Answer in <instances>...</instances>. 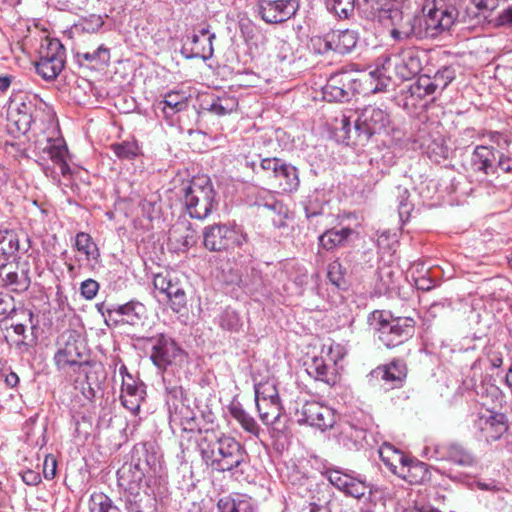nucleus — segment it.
I'll list each match as a JSON object with an SVG mask.
<instances>
[{
    "label": "nucleus",
    "instance_id": "f257e3e1",
    "mask_svg": "<svg viewBox=\"0 0 512 512\" xmlns=\"http://www.w3.org/2000/svg\"><path fill=\"white\" fill-rule=\"evenodd\" d=\"M196 447L204 464L215 472H232L248 460V453L239 441L213 428L197 431Z\"/></svg>",
    "mask_w": 512,
    "mask_h": 512
},
{
    "label": "nucleus",
    "instance_id": "f03ea898",
    "mask_svg": "<svg viewBox=\"0 0 512 512\" xmlns=\"http://www.w3.org/2000/svg\"><path fill=\"white\" fill-rule=\"evenodd\" d=\"M389 86V77L379 69L369 72H358L342 69L333 73L322 89L323 98L329 102H344L360 90L372 93L382 92Z\"/></svg>",
    "mask_w": 512,
    "mask_h": 512
},
{
    "label": "nucleus",
    "instance_id": "7ed1b4c3",
    "mask_svg": "<svg viewBox=\"0 0 512 512\" xmlns=\"http://www.w3.org/2000/svg\"><path fill=\"white\" fill-rule=\"evenodd\" d=\"M423 15L418 22L425 37H436L448 31L454 24L461 23L468 27L473 25L476 13H470L469 6L464 2L450 0H433L423 6Z\"/></svg>",
    "mask_w": 512,
    "mask_h": 512
},
{
    "label": "nucleus",
    "instance_id": "20e7f679",
    "mask_svg": "<svg viewBox=\"0 0 512 512\" xmlns=\"http://www.w3.org/2000/svg\"><path fill=\"white\" fill-rule=\"evenodd\" d=\"M340 123V130L347 144L364 146L373 135L381 134L386 130L390 124V117L385 110L369 105L358 113L353 129L350 117L343 115Z\"/></svg>",
    "mask_w": 512,
    "mask_h": 512
},
{
    "label": "nucleus",
    "instance_id": "39448f33",
    "mask_svg": "<svg viewBox=\"0 0 512 512\" xmlns=\"http://www.w3.org/2000/svg\"><path fill=\"white\" fill-rule=\"evenodd\" d=\"M183 203L191 218L206 219L217 206L211 180L206 176L193 178L184 188Z\"/></svg>",
    "mask_w": 512,
    "mask_h": 512
},
{
    "label": "nucleus",
    "instance_id": "423d86ee",
    "mask_svg": "<svg viewBox=\"0 0 512 512\" xmlns=\"http://www.w3.org/2000/svg\"><path fill=\"white\" fill-rule=\"evenodd\" d=\"M163 472L162 455L152 443H139L133 447L131 462L118 470V476L141 474V481L151 483Z\"/></svg>",
    "mask_w": 512,
    "mask_h": 512
},
{
    "label": "nucleus",
    "instance_id": "0eeeda50",
    "mask_svg": "<svg viewBox=\"0 0 512 512\" xmlns=\"http://www.w3.org/2000/svg\"><path fill=\"white\" fill-rule=\"evenodd\" d=\"M426 60L427 54L424 51L415 47H409L402 49L398 53L383 57L381 66H378L376 69H379L384 76L389 77V81L391 77L386 75V73L391 68L394 69L399 79L410 80L421 72Z\"/></svg>",
    "mask_w": 512,
    "mask_h": 512
},
{
    "label": "nucleus",
    "instance_id": "6e6552de",
    "mask_svg": "<svg viewBox=\"0 0 512 512\" xmlns=\"http://www.w3.org/2000/svg\"><path fill=\"white\" fill-rule=\"evenodd\" d=\"M57 351L54 355V364L59 371L81 368L87 364L85 345L77 331L68 329L63 331L56 342Z\"/></svg>",
    "mask_w": 512,
    "mask_h": 512
},
{
    "label": "nucleus",
    "instance_id": "1a4fd4ad",
    "mask_svg": "<svg viewBox=\"0 0 512 512\" xmlns=\"http://www.w3.org/2000/svg\"><path fill=\"white\" fill-rule=\"evenodd\" d=\"M419 18L404 13L396 7L382 9L378 15V21L390 29L391 37L396 41L407 40L411 37L424 38V31Z\"/></svg>",
    "mask_w": 512,
    "mask_h": 512
},
{
    "label": "nucleus",
    "instance_id": "9d476101",
    "mask_svg": "<svg viewBox=\"0 0 512 512\" xmlns=\"http://www.w3.org/2000/svg\"><path fill=\"white\" fill-rule=\"evenodd\" d=\"M165 390L171 426H179L183 431L193 432L198 426L196 412L184 396L182 387L166 386Z\"/></svg>",
    "mask_w": 512,
    "mask_h": 512
},
{
    "label": "nucleus",
    "instance_id": "9b49d317",
    "mask_svg": "<svg viewBox=\"0 0 512 512\" xmlns=\"http://www.w3.org/2000/svg\"><path fill=\"white\" fill-rule=\"evenodd\" d=\"M246 241L242 230L227 224H213L203 230V244L209 251H227L242 246Z\"/></svg>",
    "mask_w": 512,
    "mask_h": 512
},
{
    "label": "nucleus",
    "instance_id": "f8f14e48",
    "mask_svg": "<svg viewBox=\"0 0 512 512\" xmlns=\"http://www.w3.org/2000/svg\"><path fill=\"white\" fill-rule=\"evenodd\" d=\"M37 102L36 95L27 93L14 95L7 110L9 127L14 128L20 134H26L34 122Z\"/></svg>",
    "mask_w": 512,
    "mask_h": 512
},
{
    "label": "nucleus",
    "instance_id": "ddd939ff",
    "mask_svg": "<svg viewBox=\"0 0 512 512\" xmlns=\"http://www.w3.org/2000/svg\"><path fill=\"white\" fill-rule=\"evenodd\" d=\"M65 49L57 39H49L41 46L39 60L35 64L36 72L45 80L55 79L63 70Z\"/></svg>",
    "mask_w": 512,
    "mask_h": 512
},
{
    "label": "nucleus",
    "instance_id": "4468645a",
    "mask_svg": "<svg viewBox=\"0 0 512 512\" xmlns=\"http://www.w3.org/2000/svg\"><path fill=\"white\" fill-rule=\"evenodd\" d=\"M414 332L415 320L411 317H391L379 321L378 338L388 348L404 343Z\"/></svg>",
    "mask_w": 512,
    "mask_h": 512
},
{
    "label": "nucleus",
    "instance_id": "2eb2a0df",
    "mask_svg": "<svg viewBox=\"0 0 512 512\" xmlns=\"http://www.w3.org/2000/svg\"><path fill=\"white\" fill-rule=\"evenodd\" d=\"M118 480L126 491L125 504L128 512H144L153 500L151 483L142 482L139 473L134 476H118Z\"/></svg>",
    "mask_w": 512,
    "mask_h": 512
},
{
    "label": "nucleus",
    "instance_id": "dca6fc26",
    "mask_svg": "<svg viewBox=\"0 0 512 512\" xmlns=\"http://www.w3.org/2000/svg\"><path fill=\"white\" fill-rule=\"evenodd\" d=\"M298 423L308 424L325 431L334 426L336 417L334 411L325 405L316 401H307L296 412Z\"/></svg>",
    "mask_w": 512,
    "mask_h": 512
},
{
    "label": "nucleus",
    "instance_id": "f3484780",
    "mask_svg": "<svg viewBox=\"0 0 512 512\" xmlns=\"http://www.w3.org/2000/svg\"><path fill=\"white\" fill-rule=\"evenodd\" d=\"M150 342L152 343L150 359L161 370L167 369L168 366L183 358L181 348L172 338L164 334L152 337Z\"/></svg>",
    "mask_w": 512,
    "mask_h": 512
},
{
    "label": "nucleus",
    "instance_id": "a211bd4d",
    "mask_svg": "<svg viewBox=\"0 0 512 512\" xmlns=\"http://www.w3.org/2000/svg\"><path fill=\"white\" fill-rule=\"evenodd\" d=\"M473 426L488 443L500 439L508 429L505 415L490 410L475 414Z\"/></svg>",
    "mask_w": 512,
    "mask_h": 512
},
{
    "label": "nucleus",
    "instance_id": "6ab92c4d",
    "mask_svg": "<svg viewBox=\"0 0 512 512\" xmlns=\"http://www.w3.org/2000/svg\"><path fill=\"white\" fill-rule=\"evenodd\" d=\"M299 9L298 0H259L258 10L266 23L277 24L292 18Z\"/></svg>",
    "mask_w": 512,
    "mask_h": 512
},
{
    "label": "nucleus",
    "instance_id": "aec40b11",
    "mask_svg": "<svg viewBox=\"0 0 512 512\" xmlns=\"http://www.w3.org/2000/svg\"><path fill=\"white\" fill-rule=\"evenodd\" d=\"M35 147L48 155L49 159L59 167L62 176H67L70 173L67 162L68 149L63 139L50 136L39 138L35 141Z\"/></svg>",
    "mask_w": 512,
    "mask_h": 512
},
{
    "label": "nucleus",
    "instance_id": "412c9836",
    "mask_svg": "<svg viewBox=\"0 0 512 512\" xmlns=\"http://www.w3.org/2000/svg\"><path fill=\"white\" fill-rule=\"evenodd\" d=\"M190 98L188 91L171 90L165 93L162 100L154 104V109L165 120H171L175 114L187 109Z\"/></svg>",
    "mask_w": 512,
    "mask_h": 512
},
{
    "label": "nucleus",
    "instance_id": "4be33fe9",
    "mask_svg": "<svg viewBox=\"0 0 512 512\" xmlns=\"http://www.w3.org/2000/svg\"><path fill=\"white\" fill-rule=\"evenodd\" d=\"M328 480L340 491L357 499L363 497L369 489L365 480L343 473L340 470H330Z\"/></svg>",
    "mask_w": 512,
    "mask_h": 512
},
{
    "label": "nucleus",
    "instance_id": "5701e85b",
    "mask_svg": "<svg viewBox=\"0 0 512 512\" xmlns=\"http://www.w3.org/2000/svg\"><path fill=\"white\" fill-rule=\"evenodd\" d=\"M109 317L115 322L136 326L145 319L146 307L137 301H130L123 305H115L108 309Z\"/></svg>",
    "mask_w": 512,
    "mask_h": 512
},
{
    "label": "nucleus",
    "instance_id": "b1692460",
    "mask_svg": "<svg viewBox=\"0 0 512 512\" xmlns=\"http://www.w3.org/2000/svg\"><path fill=\"white\" fill-rule=\"evenodd\" d=\"M497 156L498 152H496L492 146H476L471 156L472 170L475 173H481L484 176L495 174L497 172Z\"/></svg>",
    "mask_w": 512,
    "mask_h": 512
},
{
    "label": "nucleus",
    "instance_id": "393cba45",
    "mask_svg": "<svg viewBox=\"0 0 512 512\" xmlns=\"http://www.w3.org/2000/svg\"><path fill=\"white\" fill-rule=\"evenodd\" d=\"M253 204L258 207L266 208L276 215V217L272 219L274 226L278 228L285 226L288 209L281 201L276 199L271 191L265 189L258 190Z\"/></svg>",
    "mask_w": 512,
    "mask_h": 512
},
{
    "label": "nucleus",
    "instance_id": "a878e982",
    "mask_svg": "<svg viewBox=\"0 0 512 512\" xmlns=\"http://www.w3.org/2000/svg\"><path fill=\"white\" fill-rule=\"evenodd\" d=\"M407 375V368L403 361L394 360L385 366H379L374 369L371 378L382 380L389 388L399 387Z\"/></svg>",
    "mask_w": 512,
    "mask_h": 512
},
{
    "label": "nucleus",
    "instance_id": "bb28decb",
    "mask_svg": "<svg viewBox=\"0 0 512 512\" xmlns=\"http://www.w3.org/2000/svg\"><path fill=\"white\" fill-rule=\"evenodd\" d=\"M379 457L384 465L395 475L406 477L408 457L390 443H383L379 450Z\"/></svg>",
    "mask_w": 512,
    "mask_h": 512
},
{
    "label": "nucleus",
    "instance_id": "cd10ccee",
    "mask_svg": "<svg viewBox=\"0 0 512 512\" xmlns=\"http://www.w3.org/2000/svg\"><path fill=\"white\" fill-rule=\"evenodd\" d=\"M278 188L287 193L294 192L300 185L298 170L295 166L283 163L275 176Z\"/></svg>",
    "mask_w": 512,
    "mask_h": 512
},
{
    "label": "nucleus",
    "instance_id": "c85d7f7f",
    "mask_svg": "<svg viewBox=\"0 0 512 512\" xmlns=\"http://www.w3.org/2000/svg\"><path fill=\"white\" fill-rule=\"evenodd\" d=\"M352 234L353 230L348 227L329 229L319 236V244L325 250H333L337 247L344 246Z\"/></svg>",
    "mask_w": 512,
    "mask_h": 512
},
{
    "label": "nucleus",
    "instance_id": "c756f323",
    "mask_svg": "<svg viewBox=\"0 0 512 512\" xmlns=\"http://www.w3.org/2000/svg\"><path fill=\"white\" fill-rule=\"evenodd\" d=\"M306 372L315 380L322 381L328 385L335 383L334 370H332L322 357H313L306 363Z\"/></svg>",
    "mask_w": 512,
    "mask_h": 512
},
{
    "label": "nucleus",
    "instance_id": "7c9ffc66",
    "mask_svg": "<svg viewBox=\"0 0 512 512\" xmlns=\"http://www.w3.org/2000/svg\"><path fill=\"white\" fill-rule=\"evenodd\" d=\"M75 248L85 255L88 262H94V264H91V267H94L95 264L99 263V248L89 234L85 232L77 233L75 237Z\"/></svg>",
    "mask_w": 512,
    "mask_h": 512
},
{
    "label": "nucleus",
    "instance_id": "2f4dec72",
    "mask_svg": "<svg viewBox=\"0 0 512 512\" xmlns=\"http://www.w3.org/2000/svg\"><path fill=\"white\" fill-rule=\"evenodd\" d=\"M332 41H334V52L338 54H347L355 48L358 35L353 30L332 31Z\"/></svg>",
    "mask_w": 512,
    "mask_h": 512
},
{
    "label": "nucleus",
    "instance_id": "473e14b6",
    "mask_svg": "<svg viewBox=\"0 0 512 512\" xmlns=\"http://www.w3.org/2000/svg\"><path fill=\"white\" fill-rule=\"evenodd\" d=\"M229 412L233 419H235L246 432L258 436L260 432L259 425L255 419L244 410L239 402L231 403L229 406Z\"/></svg>",
    "mask_w": 512,
    "mask_h": 512
},
{
    "label": "nucleus",
    "instance_id": "72a5a7b5",
    "mask_svg": "<svg viewBox=\"0 0 512 512\" xmlns=\"http://www.w3.org/2000/svg\"><path fill=\"white\" fill-rule=\"evenodd\" d=\"M170 303L171 309L179 313L186 307L187 299L183 285L178 279L174 278L167 290L163 293Z\"/></svg>",
    "mask_w": 512,
    "mask_h": 512
},
{
    "label": "nucleus",
    "instance_id": "f704fd0d",
    "mask_svg": "<svg viewBox=\"0 0 512 512\" xmlns=\"http://www.w3.org/2000/svg\"><path fill=\"white\" fill-rule=\"evenodd\" d=\"M259 417L265 425L276 426L282 414L281 401H268L267 405L262 402L256 403Z\"/></svg>",
    "mask_w": 512,
    "mask_h": 512
},
{
    "label": "nucleus",
    "instance_id": "c9c22d12",
    "mask_svg": "<svg viewBox=\"0 0 512 512\" xmlns=\"http://www.w3.org/2000/svg\"><path fill=\"white\" fill-rule=\"evenodd\" d=\"M78 60L83 63V61L87 62L91 66H98L107 64L110 60V52L109 49L100 45L92 52L89 51H79L77 52Z\"/></svg>",
    "mask_w": 512,
    "mask_h": 512
},
{
    "label": "nucleus",
    "instance_id": "e433bc0d",
    "mask_svg": "<svg viewBox=\"0 0 512 512\" xmlns=\"http://www.w3.org/2000/svg\"><path fill=\"white\" fill-rule=\"evenodd\" d=\"M446 460L463 467H469L475 463L472 454L464 449L461 445L456 443L449 444Z\"/></svg>",
    "mask_w": 512,
    "mask_h": 512
},
{
    "label": "nucleus",
    "instance_id": "4c0bfd02",
    "mask_svg": "<svg viewBox=\"0 0 512 512\" xmlns=\"http://www.w3.org/2000/svg\"><path fill=\"white\" fill-rule=\"evenodd\" d=\"M410 92L412 96L420 99L428 96L434 97L436 94H439L433 85L430 75L427 74L418 77L416 82L410 86Z\"/></svg>",
    "mask_w": 512,
    "mask_h": 512
},
{
    "label": "nucleus",
    "instance_id": "58836bf2",
    "mask_svg": "<svg viewBox=\"0 0 512 512\" xmlns=\"http://www.w3.org/2000/svg\"><path fill=\"white\" fill-rule=\"evenodd\" d=\"M437 92L441 94L447 86L456 78V70L453 66L446 65L439 68L433 76H430Z\"/></svg>",
    "mask_w": 512,
    "mask_h": 512
},
{
    "label": "nucleus",
    "instance_id": "ea45409f",
    "mask_svg": "<svg viewBox=\"0 0 512 512\" xmlns=\"http://www.w3.org/2000/svg\"><path fill=\"white\" fill-rule=\"evenodd\" d=\"M20 315L27 319L29 322L32 321V313L25 309H16L14 299L9 294L0 293V316L7 318L10 315Z\"/></svg>",
    "mask_w": 512,
    "mask_h": 512
},
{
    "label": "nucleus",
    "instance_id": "a19ab883",
    "mask_svg": "<svg viewBox=\"0 0 512 512\" xmlns=\"http://www.w3.org/2000/svg\"><path fill=\"white\" fill-rule=\"evenodd\" d=\"M198 35H200L204 44L202 47H191V57L207 60L213 55L212 41L215 38V34H211L207 28H202L199 30Z\"/></svg>",
    "mask_w": 512,
    "mask_h": 512
},
{
    "label": "nucleus",
    "instance_id": "79ce46f5",
    "mask_svg": "<svg viewBox=\"0 0 512 512\" xmlns=\"http://www.w3.org/2000/svg\"><path fill=\"white\" fill-rule=\"evenodd\" d=\"M255 401L267 405L268 401H280L278 390L274 383L265 382L255 385Z\"/></svg>",
    "mask_w": 512,
    "mask_h": 512
},
{
    "label": "nucleus",
    "instance_id": "37998d69",
    "mask_svg": "<svg viewBox=\"0 0 512 512\" xmlns=\"http://www.w3.org/2000/svg\"><path fill=\"white\" fill-rule=\"evenodd\" d=\"M237 105L238 102L234 97H217L212 101L208 110L215 115L224 116L234 111L237 108Z\"/></svg>",
    "mask_w": 512,
    "mask_h": 512
},
{
    "label": "nucleus",
    "instance_id": "c03bdc74",
    "mask_svg": "<svg viewBox=\"0 0 512 512\" xmlns=\"http://www.w3.org/2000/svg\"><path fill=\"white\" fill-rule=\"evenodd\" d=\"M327 9L339 18H348L356 7V0H325Z\"/></svg>",
    "mask_w": 512,
    "mask_h": 512
},
{
    "label": "nucleus",
    "instance_id": "a18cd8bd",
    "mask_svg": "<svg viewBox=\"0 0 512 512\" xmlns=\"http://www.w3.org/2000/svg\"><path fill=\"white\" fill-rule=\"evenodd\" d=\"M90 512H119V509L108 496L98 493L91 496Z\"/></svg>",
    "mask_w": 512,
    "mask_h": 512
},
{
    "label": "nucleus",
    "instance_id": "49530a36",
    "mask_svg": "<svg viewBox=\"0 0 512 512\" xmlns=\"http://www.w3.org/2000/svg\"><path fill=\"white\" fill-rule=\"evenodd\" d=\"M407 468V476L402 478L409 481L410 483H417L423 481L427 474V468L424 463L414 461L409 457L407 459Z\"/></svg>",
    "mask_w": 512,
    "mask_h": 512
},
{
    "label": "nucleus",
    "instance_id": "de8ad7c7",
    "mask_svg": "<svg viewBox=\"0 0 512 512\" xmlns=\"http://www.w3.org/2000/svg\"><path fill=\"white\" fill-rule=\"evenodd\" d=\"M115 155L120 159H133L139 154V146L135 141H123L111 146Z\"/></svg>",
    "mask_w": 512,
    "mask_h": 512
},
{
    "label": "nucleus",
    "instance_id": "09e8293b",
    "mask_svg": "<svg viewBox=\"0 0 512 512\" xmlns=\"http://www.w3.org/2000/svg\"><path fill=\"white\" fill-rule=\"evenodd\" d=\"M396 197L398 202V213L402 221L408 220L412 211V204L409 201L410 193L407 188L396 187Z\"/></svg>",
    "mask_w": 512,
    "mask_h": 512
},
{
    "label": "nucleus",
    "instance_id": "8fccbe9b",
    "mask_svg": "<svg viewBox=\"0 0 512 512\" xmlns=\"http://www.w3.org/2000/svg\"><path fill=\"white\" fill-rule=\"evenodd\" d=\"M217 506L219 512H255L247 500L220 499Z\"/></svg>",
    "mask_w": 512,
    "mask_h": 512
},
{
    "label": "nucleus",
    "instance_id": "3c124183",
    "mask_svg": "<svg viewBox=\"0 0 512 512\" xmlns=\"http://www.w3.org/2000/svg\"><path fill=\"white\" fill-rule=\"evenodd\" d=\"M500 0H470L469 7L470 13H476L475 20L478 17V13L492 12L499 6ZM474 26L476 24L475 21L472 22Z\"/></svg>",
    "mask_w": 512,
    "mask_h": 512
},
{
    "label": "nucleus",
    "instance_id": "603ef678",
    "mask_svg": "<svg viewBox=\"0 0 512 512\" xmlns=\"http://www.w3.org/2000/svg\"><path fill=\"white\" fill-rule=\"evenodd\" d=\"M449 444L430 443L424 447L423 453L428 459L446 460Z\"/></svg>",
    "mask_w": 512,
    "mask_h": 512
},
{
    "label": "nucleus",
    "instance_id": "864d4df0",
    "mask_svg": "<svg viewBox=\"0 0 512 512\" xmlns=\"http://www.w3.org/2000/svg\"><path fill=\"white\" fill-rule=\"evenodd\" d=\"M220 325L229 331H237L241 326L239 315L230 309H226L220 317Z\"/></svg>",
    "mask_w": 512,
    "mask_h": 512
},
{
    "label": "nucleus",
    "instance_id": "5fc2aeb1",
    "mask_svg": "<svg viewBox=\"0 0 512 512\" xmlns=\"http://www.w3.org/2000/svg\"><path fill=\"white\" fill-rule=\"evenodd\" d=\"M145 396L140 394H126L121 392L122 405L128 409L132 414L136 415L140 410V405L144 400Z\"/></svg>",
    "mask_w": 512,
    "mask_h": 512
},
{
    "label": "nucleus",
    "instance_id": "6e6d98bb",
    "mask_svg": "<svg viewBox=\"0 0 512 512\" xmlns=\"http://www.w3.org/2000/svg\"><path fill=\"white\" fill-rule=\"evenodd\" d=\"M121 392L126 394H140L146 395L145 385L136 380L133 376H128L125 381H122Z\"/></svg>",
    "mask_w": 512,
    "mask_h": 512
},
{
    "label": "nucleus",
    "instance_id": "4d7b16f0",
    "mask_svg": "<svg viewBox=\"0 0 512 512\" xmlns=\"http://www.w3.org/2000/svg\"><path fill=\"white\" fill-rule=\"evenodd\" d=\"M329 281L337 286L342 287L345 285L344 274L342 272V266L339 262H333L328 267L327 273Z\"/></svg>",
    "mask_w": 512,
    "mask_h": 512
},
{
    "label": "nucleus",
    "instance_id": "13d9d810",
    "mask_svg": "<svg viewBox=\"0 0 512 512\" xmlns=\"http://www.w3.org/2000/svg\"><path fill=\"white\" fill-rule=\"evenodd\" d=\"M276 48L277 58L279 59V61L290 63L294 60V51L292 46L288 42L282 39H278Z\"/></svg>",
    "mask_w": 512,
    "mask_h": 512
},
{
    "label": "nucleus",
    "instance_id": "bf43d9fd",
    "mask_svg": "<svg viewBox=\"0 0 512 512\" xmlns=\"http://www.w3.org/2000/svg\"><path fill=\"white\" fill-rule=\"evenodd\" d=\"M333 46L334 41H332V33H328L323 37H317L313 39V47L320 54H325L330 51L334 52Z\"/></svg>",
    "mask_w": 512,
    "mask_h": 512
},
{
    "label": "nucleus",
    "instance_id": "052dcab7",
    "mask_svg": "<svg viewBox=\"0 0 512 512\" xmlns=\"http://www.w3.org/2000/svg\"><path fill=\"white\" fill-rule=\"evenodd\" d=\"M356 6L368 16H376L377 18L379 12L384 9L380 6L378 0H356Z\"/></svg>",
    "mask_w": 512,
    "mask_h": 512
},
{
    "label": "nucleus",
    "instance_id": "680f3d73",
    "mask_svg": "<svg viewBox=\"0 0 512 512\" xmlns=\"http://www.w3.org/2000/svg\"><path fill=\"white\" fill-rule=\"evenodd\" d=\"M346 353L345 347L339 343H331L327 350L328 359L334 365H337L346 356Z\"/></svg>",
    "mask_w": 512,
    "mask_h": 512
},
{
    "label": "nucleus",
    "instance_id": "e2e57ef3",
    "mask_svg": "<svg viewBox=\"0 0 512 512\" xmlns=\"http://www.w3.org/2000/svg\"><path fill=\"white\" fill-rule=\"evenodd\" d=\"M99 290V284L93 279H86L81 283L80 292L81 295L87 299H93Z\"/></svg>",
    "mask_w": 512,
    "mask_h": 512
},
{
    "label": "nucleus",
    "instance_id": "0e129e2a",
    "mask_svg": "<svg viewBox=\"0 0 512 512\" xmlns=\"http://www.w3.org/2000/svg\"><path fill=\"white\" fill-rule=\"evenodd\" d=\"M57 471V460L55 456L49 454L46 455L43 462V475L45 479L52 480L56 476Z\"/></svg>",
    "mask_w": 512,
    "mask_h": 512
},
{
    "label": "nucleus",
    "instance_id": "69168bd1",
    "mask_svg": "<svg viewBox=\"0 0 512 512\" xmlns=\"http://www.w3.org/2000/svg\"><path fill=\"white\" fill-rule=\"evenodd\" d=\"M173 279L174 278L169 273H158L153 278V286L155 290H158L161 294H163Z\"/></svg>",
    "mask_w": 512,
    "mask_h": 512
},
{
    "label": "nucleus",
    "instance_id": "338daca9",
    "mask_svg": "<svg viewBox=\"0 0 512 512\" xmlns=\"http://www.w3.org/2000/svg\"><path fill=\"white\" fill-rule=\"evenodd\" d=\"M497 27H512V5L502 10L494 20Z\"/></svg>",
    "mask_w": 512,
    "mask_h": 512
},
{
    "label": "nucleus",
    "instance_id": "774afa93",
    "mask_svg": "<svg viewBox=\"0 0 512 512\" xmlns=\"http://www.w3.org/2000/svg\"><path fill=\"white\" fill-rule=\"evenodd\" d=\"M283 161L279 158H265L261 161L260 166L265 171H271L275 178L278 173L279 167L283 165Z\"/></svg>",
    "mask_w": 512,
    "mask_h": 512
}]
</instances>
